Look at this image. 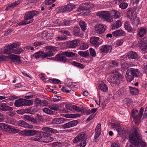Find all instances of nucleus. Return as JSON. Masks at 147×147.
<instances>
[{
    "label": "nucleus",
    "mask_w": 147,
    "mask_h": 147,
    "mask_svg": "<svg viewBox=\"0 0 147 147\" xmlns=\"http://www.w3.org/2000/svg\"><path fill=\"white\" fill-rule=\"evenodd\" d=\"M19 134L22 136H25L36 135L35 136L30 138L29 140L45 143L52 141L54 139L53 137L48 136L47 133L38 130L27 129L20 131Z\"/></svg>",
    "instance_id": "1"
},
{
    "label": "nucleus",
    "mask_w": 147,
    "mask_h": 147,
    "mask_svg": "<svg viewBox=\"0 0 147 147\" xmlns=\"http://www.w3.org/2000/svg\"><path fill=\"white\" fill-rule=\"evenodd\" d=\"M39 14V12L35 10L30 11L26 12L24 16V20L17 23L19 26L26 25L32 22L34 16H37Z\"/></svg>",
    "instance_id": "2"
},
{
    "label": "nucleus",
    "mask_w": 147,
    "mask_h": 147,
    "mask_svg": "<svg viewBox=\"0 0 147 147\" xmlns=\"http://www.w3.org/2000/svg\"><path fill=\"white\" fill-rule=\"evenodd\" d=\"M142 138L139 128L136 126L134 127L133 131L130 134L129 136L130 142L132 144L136 145L138 143L137 140H140Z\"/></svg>",
    "instance_id": "3"
},
{
    "label": "nucleus",
    "mask_w": 147,
    "mask_h": 147,
    "mask_svg": "<svg viewBox=\"0 0 147 147\" xmlns=\"http://www.w3.org/2000/svg\"><path fill=\"white\" fill-rule=\"evenodd\" d=\"M86 135L84 132H81L75 137L73 140L74 144L78 143L75 147H85L86 144Z\"/></svg>",
    "instance_id": "4"
},
{
    "label": "nucleus",
    "mask_w": 147,
    "mask_h": 147,
    "mask_svg": "<svg viewBox=\"0 0 147 147\" xmlns=\"http://www.w3.org/2000/svg\"><path fill=\"white\" fill-rule=\"evenodd\" d=\"M123 77V75L119 72V71H115L109 77L108 81L110 82L118 85L122 81Z\"/></svg>",
    "instance_id": "5"
},
{
    "label": "nucleus",
    "mask_w": 147,
    "mask_h": 147,
    "mask_svg": "<svg viewBox=\"0 0 147 147\" xmlns=\"http://www.w3.org/2000/svg\"><path fill=\"white\" fill-rule=\"evenodd\" d=\"M144 108H141L138 113V111L133 109L131 112V118H133L134 121L137 125H138L141 121V119L143 114Z\"/></svg>",
    "instance_id": "6"
},
{
    "label": "nucleus",
    "mask_w": 147,
    "mask_h": 147,
    "mask_svg": "<svg viewBox=\"0 0 147 147\" xmlns=\"http://www.w3.org/2000/svg\"><path fill=\"white\" fill-rule=\"evenodd\" d=\"M140 74V72L138 69H129L127 70L126 74L127 80L128 82H130L133 80L134 76L138 77Z\"/></svg>",
    "instance_id": "7"
},
{
    "label": "nucleus",
    "mask_w": 147,
    "mask_h": 147,
    "mask_svg": "<svg viewBox=\"0 0 147 147\" xmlns=\"http://www.w3.org/2000/svg\"><path fill=\"white\" fill-rule=\"evenodd\" d=\"M96 15L105 21L111 22L113 21L112 18L111 17L110 11H101L97 12Z\"/></svg>",
    "instance_id": "8"
},
{
    "label": "nucleus",
    "mask_w": 147,
    "mask_h": 147,
    "mask_svg": "<svg viewBox=\"0 0 147 147\" xmlns=\"http://www.w3.org/2000/svg\"><path fill=\"white\" fill-rule=\"evenodd\" d=\"M53 56V53L51 51H47L45 53L42 51H38L35 53L32 56V58L38 59L41 57L42 59L50 57Z\"/></svg>",
    "instance_id": "9"
},
{
    "label": "nucleus",
    "mask_w": 147,
    "mask_h": 147,
    "mask_svg": "<svg viewBox=\"0 0 147 147\" xmlns=\"http://www.w3.org/2000/svg\"><path fill=\"white\" fill-rule=\"evenodd\" d=\"M19 45L18 42L13 43L5 47L3 53L4 54H9L13 53V49L16 48Z\"/></svg>",
    "instance_id": "10"
},
{
    "label": "nucleus",
    "mask_w": 147,
    "mask_h": 147,
    "mask_svg": "<svg viewBox=\"0 0 147 147\" xmlns=\"http://www.w3.org/2000/svg\"><path fill=\"white\" fill-rule=\"evenodd\" d=\"M106 26L102 24H97L94 27L95 32L100 34H102L105 32Z\"/></svg>",
    "instance_id": "11"
},
{
    "label": "nucleus",
    "mask_w": 147,
    "mask_h": 147,
    "mask_svg": "<svg viewBox=\"0 0 147 147\" xmlns=\"http://www.w3.org/2000/svg\"><path fill=\"white\" fill-rule=\"evenodd\" d=\"M94 7V5L90 3H82L81 4L78 9V11L82 10H87L93 8Z\"/></svg>",
    "instance_id": "12"
},
{
    "label": "nucleus",
    "mask_w": 147,
    "mask_h": 147,
    "mask_svg": "<svg viewBox=\"0 0 147 147\" xmlns=\"http://www.w3.org/2000/svg\"><path fill=\"white\" fill-rule=\"evenodd\" d=\"M77 123V121L74 120L63 124L61 125V126L63 129H67L76 125Z\"/></svg>",
    "instance_id": "13"
},
{
    "label": "nucleus",
    "mask_w": 147,
    "mask_h": 147,
    "mask_svg": "<svg viewBox=\"0 0 147 147\" xmlns=\"http://www.w3.org/2000/svg\"><path fill=\"white\" fill-rule=\"evenodd\" d=\"M8 58L13 63L18 64L21 63L20 57L18 55L12 54L9 57H8Z\"/></svg>",
    "instance_id": "14"
},
{
    "label": "nucleus",
    "mask_w": 147,
    "mask_h": 147,
    "mask_svg": "<svg viewBox=\"0 0 147 147\" xmlns=\"http://www.w3.org/2000/svg\"><path fill=\"white\" fill-rule=\"evenodd\" d=\"M75 7V6L71 4H68L67 5L61 7V10L63 12H69Z\"/></svg>",
    "instance_id": "15"
},
{
    "label": "nucleus",
    "mask_w": 147,
    "mask_h": 147,
    "mask_svg": "<svg viewBox=\"0 0 147 147\" xmlns=\"http://www.w3.org/2000/svg\"><path fill=\"white\" fill-rule=\"evenodd\" d=\"M79 39H74L69 42L67 44V46L69 48H73L77 47L80 45Z\"/></svg>",
    "instance_id": "16"
},
{
    "label": "nucleus",
    "mask_w": 147,
    "mask_h": 147,
    "mask_svg": "<svg viewBox=\"0 0 147 147\" xmlns=\"http://www.w3.org/2000/svg\"><path fill=\"white\" fill-rule=\"evenodd\" d=\"M73 34L76 36H79L82 38L83 35L81 32L80 28L78 26H75L73 30Z\"/></svg>",
    "instance_id": "17"
},
{
    "label": "nucleus",
    "mask_w": 147,
    "mask_h": 147,
    "mask_svg": "<svg viewBox=\"0 0 147 147\" xmlns=\"http://www.w3.org/2000/svg\"><path fill=\"white\" fill-rule=\"evenodd\" d=\"M100 49L101 52L104 53H107L110 50V51L112 49V47L111 45H105L100 47Z\"/></svg>",
    "instance_id": "18"
},
{
    "label": "nucleus",
    "mask_w": 147,
    "mask_h": 147,
    "mask_svg": "<svg viewBox=\"0 0 147 147\" xmlns=\"http://www.w3.org/2000/svg\"><path fill=\"white\" fill-rule=\"evenodd\" d=\"M12 107L9 106L6 103H1L0 104V111H12Z\"/></svg>",
    "instance_id": "19"
},
{
    "label": "nucleus",
    "mask_w": 147,
    "mask_h": 147,
    "mask_svg": "<svg viewBox=\"0 0 147 147\" xmlns=\"http://www.w3.org/2000/svg\"><path fill=\"white\" fill-rule=\"evenodd\" d=\"M18 124L19 126L26 128L31 129L33 127L32 125H29L23 120L18 121Z\"/></svg>",
    "instance_id": "20"
},
{
    "label": "nucleus",
    "mask_w": 147,
    "mask_h": 147,
    "mask_svg": "<svg viewBox=\"0 0 147 147\" xmlns=\"http://www.w3.org/2000/svg\"><path fill=\"white\" fill-rule=\"evenodd\" d=\"M67 119L63 118H55L52 120V123L54 124H60L64 123Z\"/></svg>",
    "instance_id": "21"
},
{
    "label": "nucleus",
    "mask_w": 147,
    "mask_h": 147,
    "mask_svg": "<svg viewBox=\"0 0 147 147\" xmlns=\"http://www.w3.org/2000/svg\"><path fill=\"white\" fill-rule=\"evenodd\" d=\"M110 11L111 17L115 19L119 18L121 17L120 12L117 10H111Z\"/></svg>",
    "instance_id": "22"
},
{
    "label": "nucleus",
    "mask_w": 147,
    "mask_h": 147,
    "mask_svg": "<svg viewBox=\"0 0 147 147\" xmlns=\"http://www.w3.org/2000/svg\"><path fill=\"white\" fill-rule=\"evenodd\" d=\"M146 41V38H144L140 42V46L142 50H145L147 49V42Z\"/></svg>",
    "instance_id": "23"
},
{
    "label": "nucleus",
    "mask_w": 147,
    "mask_h": 147,
    "mask_svg": "<svg viewBox=\"0 0 147 147\" xmlns=\"http://www.w3.org/2000/svg\"><path fill=\"white\" fill-rule=\"evenodd\" d=\"M11 126L7 124L1 123H0V128L1 129L6 131L10 133Z\"/></svg>",
    "instance_id": "24"
},
{
    "label": "nucleus",
    "mask_w": 147,
    "mask_h": 147,
    "mask_svg": "<svg viewBox=\"0 0 147 147\" xmlns=\"http://www.w3.org/2000/svg\"><path fill=\"white\" fill-rule=\"evenodd\" d=\"M101 125L100 123H98L96 127L95 130V136H94L95 139L97 138L100 135L101 132Z\"/></svg>",
    "instance_id": "25"
},
{
    "label": "nucleus",
    "mask_w": 147,
    "mask_h": 147,
    "mask_svg": "<svg viewBox=\"0 0 147 147\" xmlns=\"http://www.w3.org/2000/svg\"><path fill=\"white\" fill-rule=\"evenodd\" d=\"M16 98L17 97L15 96H11L7 97L5 96H0V100L5 99L3 100L2 102H6L10 100H13L16 99Z\"/></svg>",
    "instance_id": "26"
},
{
    "label": "nucleus",
    "mask_w": 147,
    "mask_h": 147,
    "mask_svg": "<svg viewBox=\"0 0 147 147\" xmlns=\"http://www.w3.org/2000/svg\"><path fill=\"white\" fill-rule=\"evenodd\" d=\"M56 61L62 62L63 63H65L67 60L66 57L63 53L61 55L58 54L56 55Z\"/></svg>",
    "instance_id": "27"
},
{
    "label": "nucleus",
    "mask_w": 147,
    "mask_h": 147,
    "mask_svg": "<svg viewBox=\"0 0 147 147\" xmlns=\"http://www.w3.org/2000/svg\"><path fill=\"white\" fill-rule=\"evenodd\" d=\"M112 35L114 36H121L125 35V32L122 30H117L112 32Z\"/></svg>",
    "instance_id": "28"
},
{
    "label": "nucleus",
    "mask_w": 147,
    "mask_h": 147,
    "mask_svg": "<svg viewBox=\"0 0 147 147\" xmlns=\"http://www.w3.org/2000/svg\"><path fill=\"white\" fill-rule=\"evenodd\" d=\"M111 126L118 132H122L123 131L124 129L121 126L113 123H112Z\"/></svg>",
    "instance_id": "29"
},
{
    "label": "nucleus",
    "mask_w": 147,
    "mask_h": 147,
    "mask_svg": "<svg viewBox=\"0 0 147 147\" xmlns=\"http://www.w3.org/2000/svg\"><path fill=\"white\" fill-rule=\"evenodd\" d=\"M99 38L96 36H93L91 37L90 40V42L96 46L99 45L98 40Z\"/></svg>",
    "instance_id": "30"
},
{
    "label": "nucleus",
    "mask_w": 147,
    "mask_h": 147,
    "mask_svg": "<svg viewBox=\"0 0 147 147\" xmlns=\"http://www.w3.org/2000/svg\"><path fill=\"white\" fill-rule=\"evenodd\" d=\"M127 16L128 18L132 19L133 17L135 15L134 9L133 8H130L127 12Z\"/></svg>",
    "instance_id": "31"
},
{
    "label": "nucleus",
    "mask_w": 147,
    "mask_h": 147,
    "mask_svg": "<svg viewBox=\"0 0 147 147\" xmlns=\"http://www.w3.org/2000/svg\"><path fill=\"white\" fill-rule=\"evenodd\" d=\"M42 130L48 132H51L52 133H55L57 132V130L49 128L48 127H43L42 128Z\"/></svg>",
    "instance_id": "32"
},
{
    "label": "nucleus",
    "mask_w": 147,
    "mask_h": 147,
    "mask_svg": "<svg viewBox=\"0 0 147 147\" xmlns=\"http://www.w3.org/2000/svg\"><path fill=\"white\" fill-rule=\"evenodd\" d=\"M127 55L129 58L135 59H138V55L137 53L133 51H130L128 53Z\"/></svg>",
    "instance_id": "33"
},
{
    "label": "nucleus",
    "mask_w": 147,
    "mask_h": 147,
    "mask_svg": "<svg viewBox=\"0 0 147 147\" xmlns=\"http://www.w3.org/2000/svg\"><path fill=\"white\" fill-rule=\"evenodd\" d=\"M24 103L23 99L20 98L15 101L14 105L16 107H20L24 106Z\"/></svg>",
    "instance_id": "34"
},
{
    "label": "nucleus",
    "mask_w": 147,
    "mask_h": 147,
    "mask_svg": "<svg viewBox=\"0 0 147 147\" xmlns=\"http://www.w3.org/2000/svg\"><path fill=\"white\" fill-rule=\"evenodd\" d=\"M99 88L100 90L104 92H106L108 90L107 85L103 82H101V84L99 86Z\"/></svg>",
    "instance_id": "35"
},
{
    "label": "nucleus",
    "mask_w": 147,
    "mask_h": 147,
    "mask_svg": "<svg viewBox=\"0 0 147 147\" xmlns=\"http://www.w3.org/2000/svg\"><path fill=\"white\" fill-rule=\"evenodd\" d=\"M121 26V21L118 20L112 25L111 28L112 29H117Z\"/></svg>",
    "instance_id": "36"
},
{
    "label": "nucleus",
    "mask_w": 147,
    "mask_h": 147,
    "mask_svg": "<svg viewBox=\"0 0 147 147\" xmlns=\"http://www.w3.org/2000/svg\"><path fill=\"white\" fill-rule=\"evenodd\" d=\"M124 27L125 29L127 30L128 32H132L133 30L131 27L130 23L128 22H125L124 24Z\"/></svg>",
    "instance_id": "37"
},
{
    "label": "nucleus",
    "mask_w": 147,
    "mask_h": 147,
    "mask_svg": "<svg viewBox=\"0 0 147 147\" xmlns=\"http://www.w3.org/2000/svg\"><path fill=\"white\" fill-rule=\"evenodd\" d=\"M147 32V30L146 29L141 28H139V32L138 33V35L141 37H143L144 35L146 34Z\"/></svg>",
    "instance_id": "38"
},
{
    "label": "nucleus",
    "mask_w": 147,
    "mask_h": 147,
    "mask_svg": "<svg viewBox=\"0 0 147 147\" xmlns=\"http://www.w3.org/2000/svg\"><path fill=\"white\" fill-rule=\"evenodd\" d=\"M20 1H18L14 2V3H11L9 4L8 6L6 7L5 9L7 10L8 9L10 8H12L15 7L16 6L18 5L20 3Z\"/></svg>",
    "instance_id": "39"
},
{
    "label": "nucleus",
    "mask_w": 147,
    "mask_h": 147,
    "mask_svg": "<svg viewBox=\"0 0 147 147\" xmlns=\"http://www.w3.org/2000/svg\"><path fill=\"white\" fill-rule=\"evenodd\" d=\"M48 107L52 110L56 111L58 110L59 108V105L56 104H53L49 105Z\"/></svg>",
    "instance_id": "40"
},
{
    "label": "nucleus",
    "mask_w": 147,
    "mask_h": 147,
    "mask_svg": "<svg viewBox=\"0 0 147 147\" xmlns=\"http://www.w3.org/2000/svg\"><path fill=\"white\" fill-rule=\"evenodd\" d=\"M80 26L82 31H85L86 29V24L85 22L82 20H81L79 22Z\"/></svg>",
    "instance_id": "41"
},
{
    "label": "nucleus",
    "mask_w": 147,
    "mask_h": 147,
    "mask_svg": "<svg viewBox=\"0 0 147 147\" xmlns=\"http://www.w3.org/2000/svg\"><path fill=\"white\" fill-rule=\"evenodd\" d=\"M46 49H47L49 50V51H51L52 53L53 56V52L52 51H57L58 50L57 49V47L51 46H47L46 47Z\"/></svg>",
    "instance_id": "42"
},
{
    "label": "nucleus",
    "mask_w": 147,
    "mask_h": 147,
    "mask_svg": "<svg viewBox=\"0 0 147 147\" xmlns=\"http://www.w3.org/2000/svg\"><path fill=\"white\" fill-rule=\"evenodd\" d=\"M129 88L130 92L132 94L136 95L138 93V90L137 89L131 87H129Z\"/></svg>",
    "instance_id": "43"
},
{
    "label": "nucleus",
    "mask_w": 147,
    "mask_h": 147,
    "mask_svg": "<svg viewBox=\"0 0 147 147\" xmlns=\"http://www.w3.org/2000/svg\"><path fill=\"white\" fill-rule=\"evenodd\" d=\"M24 106H30L32 105L33 101L31 100H27L23 99Z\"/></svg>",
    "instance_id": "44"
},
{
    "label": "nucleus",
    "mask_w": 147,
    "mask_h": 147,
    "mask_svg": "<svg viewBox=\"0 0 147 147\" xmlns=\"http://www.w3.org/2000/svg\"><path fill=\"white\" fill-rule=\"evenodd\" d=\"M42 111L48 115H52L53 114V111L47 108H44L42 109Z\"/></svg>",
    "instance_id": "45"
},
{
    "label": "nucleus",
    "mask_w": 147,
    "mask_h": 147,
    "mask_svg": "<svg viewBox=\"0 0 147 147\" xmlns=\"http://www.w3.org/2000/svg\"><path fill=\"white\" fill-rule=\"evenodd\" d=\"M63 54L65 55V57H74L75 56L76 53L66 51L63 53Z\"/></svg>",
    "instance_id": "46"
},
{
    "label": "nucleus",
    "mask_w": 147,
    "mask_h": 147,
    "mask_svg": "<svg viewBox=\"0 0 147 147\" xmlns=\"http://www.w3.org/2000/svg\"><path fill=\"white\" fill-rule=\"evenodd\" d=\"M19 131L20 130L18 128L11 126L10 133H16Z\"/></svg>",
    "instance_id": "47"
},
{
    "label": "nucleus",
    "mask_w": 147,
    "mask_h": 147,
    "mask_svg": "<svg viewBox=\"0 0 147 147\" xmlns=\"http://www.w3.org/2000/svg\"><path fill=\"white\" fill-rule=\"evenodd\" d=\"M71 64L73 65L77 66L78 67H80L82 69H83L85 67L84 66L81 64L80 63L77 62L76 61H73L71 63Z\"/></svg>",
    "instance_id": "48"
},
{
    "label": "nucleus",
    "mask_w": 147,
    "mask_h": 147,
    "mask_svg": "<svg viewBox=\"0 0 147 147\" xmlns=\"http://www.w3.org/2000/svg\"><path fill=\"white\" fill-rule=\"evenodd\" d=\"M49 81L50 82L54 84H61L60 81L58 79H49Z\"/></svg>",
    "instance_id": "49"
},
{
    "label": "nucleus",
    "mask_w": 147,
    "mask_h": 147,
    "mask_svg": "<svg viewBox=\"0 0 147 147\" xmlns=\"http://www.w3.org/2000/svg\"><path fill=\"white\" fill-rule=\"evenodd\" d=\"M23 51V50L21 48H18V49H13V53H15L17 54H19Z\"/></svg>",
    "instance_id": "50"
},
{
    "label": "nucleus",
    "mask_w": 147,
    "mask_h": 147,
    "mask_svg": "<svg viewBox=\"0 0 147 147\" xmlns=\"http://www.w3.org/2000/svg\"><path fill=\"white\" fill-rule=\"evenodd\" d=\"M88 47V45L85 43H82L81 44L80 48L82 50H85L87 49Z\"/></svg>",
    "instance_id": "51"
},
{
    "label": "nucleus",
    "mask_w": 147,
    "mask_h": 147,
    "mask_svg": "<svg viewBox=\"0 0 147 147\" xmlns=\"http://www.w3.org/2000/svg\"><path fill=\"white\" fill-rule=\"evenodd\" d=\"M123 41L121 39L118 40L115 43V47H116L121 45L123 44Z\"/></svg>",
    "instance_id": "52"
},
{
    "label": "nucleus",
    "mask_w": 147,
    "mask_h": 147,
    "mask_svg": "<svg viewBox=\"0 0 147 147\" xmlns=\"http://www.w3.org/2000/svg\"><path fill=\"white\" fill-rule=\"evenodd\" d=\"M128 5L127 3H121L119 5V6L120 8L122 9H124L126 8Z\"/></svg>",
    "instance_id": "53"
},
{
    "label": "nucleus",
    "mask_w": 147,
    "mask_h": 147,
    "mask_svg": "<svg viewBox=\"0 0 147 147\" xmlns=\"http://www.w3.org/2000/svg\"><path fill=\"white\" fill-rule=\"evenodd\" d=\"M62 143L60 142H53L52 145V147L55 146L61 147L62 145Z\"/></svg>",
    "instance_id": "54"
},
{
    "label": "nucleus",
    "mask_w": 147,
    "mask_h": 147,
    "mask_svg": "<svg viewBox=\"0 0 147 147\" xmlns=\"http://www.w3.org/2000/svg\"><path fill=\"white\" fill-rule=\"evenodd\" d=\"M41 101L39 98H36L34 101L36 106H40Z\"/></svg>",
    "instance_id": "55"
},
{
    "label": "nucleus",
    "mask_w": 147,
    "mask_h": 147,
    "mask_svg": "<svg viewBox=\"0 0 147 147\" xmlns=\"http://www.w3.org/2000/svg\"><path fill=\"white\" fill-rule=\"evenodd\" d=\"M90 54L93 57H94L96 55V54L94 49L92 48L89 49Z\"/></svg>",
    "instance_id": "56"
},
{
    "label": "nucleus",
    "mask_w": 147,
    "mask_h": 147,
    "mask_svg": "<svg viewBox=\"0 0 147 147\" xmlns=\"http://www.w3.org/2000/svg\"><path fill=\"white\" fill-rule=\"evenodd\" d=\"M111 147H120V146L118 142H114L111 144Z\"/></svg>",
    "instance_id": "57"
},
{
    "label": "nucleus",
    "mask_w": 147,
    "mask_h": 147,
    "mask_svg": "<svg viewBox=\"0 0 147 147\" xmlns=\"http://www.w3.org/2000/svg\"><path fill=\"white\" fill-rule=\"evenodd\" d=\"M61 97L60 96L57 95H54V102H57L59 101V100L61 99Z\"/></svg>",
    "instance_id": "58"
},
{
    "label": "nucleus",
    "mask_w": 147,
    "mask_h": 147,
    "mask_svg": "<svg viewBox=\"0 0 147 147\" xmlns=\"http://www.w3.org/2000/svg\"><path fill=\"white\" fill-rule=\"evenodd\" d=\"M7 58L8 57L4 55H0V62L2 61H5Z\"/></svg>",
    "instance_id": "59"
},
{
    "label": "nucleus",
    "mask_w": 147,
    "mask_h": 147,
    "mask_svg": "<svg viewBox=\"0 0 147 147\" xmlns=\"http://www.w3.org/2000/svg\"><path fill=\"white\" fill-rule=\"evenodd\" d=\"M73 110H75L76 111L78 112H80L82 111L81 109L79 108L76 105H73Z\"/></svg>",
    "instance_id": "60"
},
{
    "label": "nucleus",
    "mask_w": 147,
    "mask_h": 147,
    "mask_svg": "<svg viewBox=\"0 0 147 147\" xmlns=\"http://www.w3.org/2000/svg\"><path fill=\"white\" fill-rule=\"evenodd\" d=\"M48 103L46 100H42L41 101L40 106L44 107L47 105Z\"/></svg>",
    "instance_id": "61"
},
{
    "label": "nucleus",
    "mask_w": 147,
    "mask_h": 147,
    "mask_svg": "<svg viewBox=\"0 0 147 147\" xmlns=\"http://www.w3.org/2000/svg\"><path fill=\"white\" fill-rule=\"evenodd\" d=\"M60 32L61 33L65 34L68 36H69L70 35V32H68L67 30H62L60 31Z\"/></svg>",
    "instance_id": "62"
},
{
    "label": "nucleus",
    "mask_w": 147,
    "mask_h": 147,
    "mask_svg": "<svg viewBox=\"0 0 147 147\" xmlns=\"http://www.w3.org/2000/svg\"><path fill=\"white\" fill-rule=\"evenodd\" d=\"M56 0H45V3L47 5H49L55 2Z\"/></svg>",
    "instance_id": "63"
},
{
    "label": "nucleus",
    "mask_w": 147,
    "mask_h": 147,
    "mask_svg": "<svg viewBox=\"0 0 147 147\" xmlns=\"http://www.w3.org/2000/svg\"><path fill=\"white\" fill-rule=\"evenodd\" d=\"M73 105H70L69 104H67L65 105L66 108L69 110L73 111Z\"/></svg>",
    "instance_id": "64"
}]
</instances>
